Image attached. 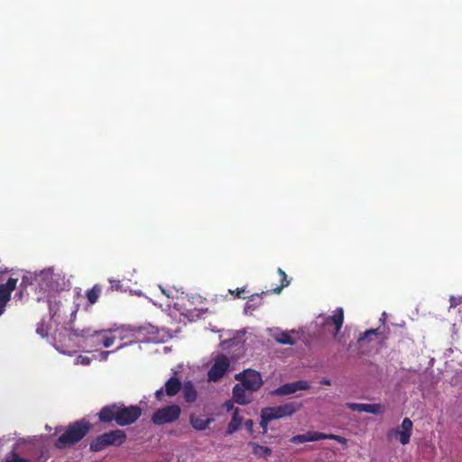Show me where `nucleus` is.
Returning <instances> with one entry per match:
<instances>
[{"label": "nucleus", "instance_id": "1", "mask_svg": "<svg viewBox=\"0 0 462 462\" xmlns=\"http://www.w3.org/2000/svg\"><path fill=\"white\" fill-rule=\"evenodd\" d=\"M141 415L142 409L138 405L125 406L121 402L105 405L97 413L100 422L108 424L115 421L121 427L134 423Z\"/></svg>", "mask_w": 462, "mask_h": 462}, {"label": "nucleus", "instance_id": "2", "mask_svg": "<svg viewBox=\"0 0 462 462\" xmlns=\"http://www.w3.org/2000/svg\"><path fill=\"white\" fill-rule=\"evenodd\" d=\"M91 429V423L86 419L69 423L65 431L55 440L54 447L59 449L72 447L82 440Z\"/></svg>", "mask_w": 462, "mask_h": 462}, {"label": "nucleus", "instance_id": "3", "mask_svg": "<svg viewBox=\"0 0 462 462\" xmlns=\"http://www.w3.org/2000/svg\"><path fill=\"white\" fill-rule=\"evenodd\" d=\"M301 408L298 402H287L274 407H265L261 411L260 426L263 432H267L268 424L271 420H279L284 417H291Z\"/></svg>", "mask_w": 462, "mask_h": 462}, {"label": "nucleus", "instance_id": "4", "mask_svg": "<svg viewBox=\"0 0 462 462\" xmlns=\"http://www.w3.org/2000/svg\"><path fill=\"white\" fill-rule=\"evenodd\" d=\"M126 433L119 429L110 430L97 436L89 443V450L100 452L107 447H120L126 441Z\"/></svg>", "mask_w": 462, "mask_h": 462}, {"label": "nucleus", "instance_id": "5", "mask_svg": "<svg viewBox=\"0 0 462 462\" xmlns=\"http://www.w3.org/2000/svg\"><path fill=\"white\" fill-rule=\"evenodd\" d=\"M181 409L178 404H171L158 409L152 415V422L154 425H164L172 423L179 420Z\"/></svg>", "mask_w": 462, "mask_h": 462}, {"label": "nucleus", "instance_id": "6", "mask_svg": "<svg viewBox=\"0 0 462 462\" xmlns=\"http://www.w3.org/2000/svg\"><path fill=\"white\" fill-rule=\"evenodd\" d=\"M235 378L241 382L240 384L245 388L248 393L257 391L263 384L260 373L251 369L236 374Z\"/></svg>", "mask_w": 462, "mask_h": 462}, {"label": "nucleus", "instance_id": "7", "mask_svg": "<svg viewBox=\"0 0 462 462\" xmlns=\"http://www.w3.org/2000/svg\"><path fill=\"white\" fill-rule=\"evenodd\" d=\"M109 335H105L103 337V346L109 347L111 346L116 340H125L126 338H132L135 336L137 329L122 326L120 328H110L108 329Z\"/></svg>", "mask_w": 462, "mask_h": 462}, {"label": "nucleus", "instance_id": "8", "mask_svg": "<svg viewBox=\"0 0 462 462\" xmlns=\"http://www.w3.org/2000/svg\"><path fill=\"white\" fill-rule=\"evenodd\" d=\"M230 366V362L228 358L223 355H217L215 359L212 366L208 372V382H218L226 374L227 369Z\"/></svg>", "mask_w": 462, "mask_h": 462}, {"label": "nucleus", "instance_id": "9", "mask_svg": "<svg viewBox=\"0 0 462 462\" xmlns=\"http://www.w3.org/2000/svg\"><path fill=\"white\" fill-rule=\"evenodd\" d=\"M182 387L180 380L176 376H171L164 384V388H161L154 393L157 401L162 402L164 395L169 397L175 396Z\"/></svg>", "mask_w": 462, "mask_h": 462}, {"label": "nucleus", "instance_id": "10", "mask_svg": "<svg viewBox=\"0 0 462 462\" xmlns=\"http://www.w3.org/2000/svg\"><path fill=\"white\" fill-rule=\"evenodd\" d=\"M310 385L308 381L299 380L292 383H287L273 391L272 394L283 396L292 394L300 390H308Z\"/></svg>", "mask_w": 462, "mask_h": 462}, {"label": "nucleus", "instance_id": "11", "mask_svg": "<svg viewBox=\"0 0 462 462\" xmlns=\"http://www.w3.org/2000/svg\"><path fill=\"white\" fill-rule=\"evenodd\" d=\"M18 279L10 277L5 283L0 284V316L4 313L11 293L15 290Z\"/></svg>", "mask_w": 462, "mask_h": 462}, {"label": "nucleus", "instance_id": "12", "mask_svg": "<svg viewBox=\"0 0 462 462\" xmlns=\"http://www.w3.org/2000/svg\"><path fill=\"white\" fill-rule=\"evenodd\" d=\"M183 305L188 313L191 314L192 311H196L195 316L198 318L207 310V309L204 308L205 299L198 294L188 296Z\"/></svg>", "mask_w": 462, "mask_h": 462}, {"label": "nucleus", "instance_id": "13", "mask_svg": "<svg viewBox=\"0 0 462 462\" xmlns=\"http://www.w3.org/2000/svg\"><path fill=\"white\" fill-rule=\"evenodd\" d=\"M344 323V310L342 308H337L334 314L331 316H328L325 319V326L334 325L335 326V332L333 334V337L335 339H337L340 341V338H338V333L343 326Z\"/></svg>", "mask_w": 462, "mask_h": 462}, {"label": "nucleus", "instance_id": "14", "mask_svg": "<svg viewBox=\"0 0 462 462\" xmlns=\"http://www.w3.org/2000/svg\"><path fill=\"white\" fill-rule=\"evenodd\" d=\"M346 406L354 411L367 412L371 414H381L383 412V409L379 403L346 402Z\"/></svg>", "mask_w": 462, "mask_h": 462}, {"label": "nucleus", "instance_id": "15", "mask_svg": "<svg viewBox=\"0 0 462 462\" xmlns=\"http://www.w3.org/2000/svg\"><path fill=\"white\" fill-rule=\"evenodd\" d=\"M412 427V421L409 418H404L401 426L394 431V434L398 437L399 441L402 445H406L410 442Z\"/></svg>", "mask_w": 462, "mask_h": 462}, {"label": "nucleus", "instance_id": "16", "mask_svg": "<svg viewBox=\"0 0 462 462\" xmlns=\"http://www.w3.org/2000/svg\"><path fill=\"white\" fill-rule=\"evenodd\" d=\"M251 393L241 384L237 383L233 387V402L246 404L251 402Z\"/></svg>", "mask_w": 462, "mask_h": 462}, {"label": "nucleus", "instance_id": "17", "mask_svg": "<svg viewBox=\"0 0 462 462\" xmlns=\"http://www.w3.org/2000/svg\"><path fill=\"white\" fill-rule=\"evenodd\" d=\"M69 331H70L71 335H73L74 337H82V338L89 339V340H92L94 336H96V337L102 336L101 332L97 331V329H93L90 327L82 328H71L69 329Z\"/></svg>", "mask_w": 462, "mask_h": 462}, {"label": "nucleus", "instance_id": "18", "mask_svg": "<svg viewBox=\"0 0 462 462\" xmlns=\"http://www.w3.org/2000/svg\"><path fill=\"white\" fill-rule=\"evenodd\" d=\"M181 389L186 402L191 403L197 400L198 393L191 381L185 382Z\"/></svg>", "mask_w": 462, "mask_h": 462}, {"label": "nucleus", "instance_id": "19", "mask_svg": "<svg viewBox=\"0 0 462 462\" xmlns=\"http://www.w3.org/2000/svg\"><path fill=\"white\" fill-rule=\"evenodd\" d=\"M306 438V441H317V440H322V439H337V441H341L343 438L339 436H336L334 434H326L322 432H317V431H307L303 434Z\"/></svg>", "mask_w": 462, "mask_h": 462}, {"label": "nucleus", "instance_id": "20", "mask_svg": "<svg viewBox=\"0 0 462 462\" xmlns=\"http://www.w3.org/2000/svg\"><path fill=\"white\" fill-rule=\"evenodd\" d=\"M277 272L281 277V284L277 287H274V288H272L269 290L270 292H273L275 294H279L283 290V288L287 287L290 284V282H291L288 279L286 273L282 269L278 268Z\"/></svg>", "mask_w": 462, "mask_h": 462}, {"label": "nucleus", "instance_id": "21", "mask_svg": "<svg viewBox=\"0 0 462 462\" xmlns=\"http://www.w3.org/2000/svg\"><path fill=\"white\" fill-rule=\"evenodd\" d=\"M102 291V288L99 284H95L90 290H88L86 292V296L88 299V301L90 304H95Z\"/></svg>", "mask_w": 462, "mask_h": 462}, {"label": "nucleus", "instance_id": "22", "mask_svg": "<svg viewBox=\"0 0 462 462\" xmlns=\"http://www.w3.org/2000/svg\"><path fill=\"white\" fill-rule=\"evenodd\" d=\"M211 420L205 419L203 417H191L190 423L191 426L197 430H203L207 429L210 423Z\"/></svg>", "mask_w": 462, "mask_h": 462}, {"label": "nucleus", "instance_id": "23", "mask_svg": "<svg viewBox=\"0 0 462 462\" xmlns=\"http://www.w3.org/2000/svg\"><path fill=\"white\" fill-rule=\"evenodd\" d=\"M275 340L282 345H294V340L288 332H280L274 337Z\"/></svg>", "mask_w": 462, "mask_h": 462}, {"label": "nucleus", "instance_id": "24", "mask_svg": "<svg viewBox=\"0 0 462 462\" xmlns=\"http://www.w3.org/2000/svg\"><path fill=\"white\" fill-rule=\"evenodd\" d=\"M254 454L260 457L267 458L272 454V449L268 447L261 446L256 444L254 448Z\"/></svg>", "mask_w": 462, "mask_h": 462}, {"label": "nucleus", "instance_id": "25", "mask_svg": "<svg viewBox=\"0 0 462 462\" xmlns=\"http://www.w3.org/2000/svg\"><path fill=\"white\" fill-rule=\"evenodd\" d=\"M380 335L379 328L374 329H368L365 332H364L358 338V341H364V340H372L374 337H378Z\"/></svg>", "mask_w": 462, "mask_h": 462}, {"label": "nucleus", "instance_id": "26", "mask_svg": "<svg viewBox=\"0 0 462 462\" xmlns=\"http://www.w3.org/2000/svg\"><path fill=\"white\" fill-rule=\"evenodd\" d=\"M36 333L38 335H40L41 337H45L48 336V333H49V328L47 327V325L45 324V321L44 320H42L40 321L38 324H37V328H36Z\"/></svg>", "mask_w": 462, "mask_h": 462}, {"label": "nucleus", "instance_id": "27", "mask_svg": "<svg viewBox=\"0 0 462 462\" xmlns=\"http://www.w3.org/2000/svg\"><path fill=\"white\" fill-rule=\"evenodd\" d=\"M97 331L101 332L102 336H99V337L94 336L92 340H91L92 345H94L96 346H103V337L105 335H109L108 329H97Z\"/></svg>", "mask_w": 462, "mask_h": 462}, {"label": "nucleus", "instance_id": "28", "mask_svg": "<svg viewBox=\"0 0 462 462\" xmlns=\"http://www.w3.org/2000/svg\"><path fill=\"white\" fill-rule=\"evenodd\" d=\"M266 292L263 291L261 294H253L251 297H250V300L248 302H246L245 306V311L247 312L249 310H254L257 307H258V304H253L251 303V301L254 300V297H261L263 294H265Z\"/></svg>", "mask_w": 462, "mask_h": 462}, {"label": "nucleus", "instance_id": "29", "mask_svg": "<svg viewBox=\"0 0 462 462\" xmlns=\"http://www.w3.org/2000/svg\"><path fill=\"white\" fill-rule=\"evenodd\" d=\"M5 462H29L28 459L21 457L17 453L12 452L11 456Z\"/></svg>", "mask_w": 462, "mask_h": 462}, {"label": "nucleus", "instance_id": "30", "mask_svg": "<svg viewBox=\"0 0 462 462\" xmlns=\"http://www.w3.org/2000/svg\"><path fill=\"white\" fill-rule=\"evenodd\" d=\"M59 308H60V303L59 302H50L49 304V310H50V313L51 314L52 317H55L58 315V310H59Z\"/></svg>", "mask_w": 462, "mask_h": 462}, {"label": "nucleus", "instance_id": "31", "mask_svg": "<svg viewBox=\"0 0 462 462\" xmlns=\"http://www.w3.org/2000/svg\"><path fill=\"white\" fill-rule=\"evenodd\" d=\"M290 441L294 444L307 442L303 434L293 436Z\"/></svg>", "mask_w": 462, "mask_h": 462}, {"label": "nucleus", "instance_id": "32", "mask_svg": "<svg viewBox=\"0 0 462 462\" xmlns=\"http://www.w3.org/2000/svg\"><path fill=\"white\" fill-rule=\"evenodd\" d=\"M233 431H235L237 429V426L239 425V419L237 415V410L233 411Z\"/></svg>", "mask_w": 462, "mask_h": 462}, {"label": "nucleus", "instance_id": "33", "mask_svg": "<svg viewBox=\"0 0 462 462\" xmlns=\"http://www.w3.org/2000/svg\"><path fill=\"white\" fill-rule=\"evenodd\" d=\"M245 289L244 288H237L236 291H233V296L239 299H245V296L244 295Z\"/></svg>", "mask_w": 462, "mask_h": 462}, {"label": "nucleus", "instance_id": "34", "mask_svg": "<svg viewBox=\"0 0 462 462\" xmlns=\"http://www.w3.org/2000/svg\"><path fill=\"white\" fill-rule=\"evenodd\" d=\"M109 282H110L112 289H116V290L121 289L122 285L120 284V281L109 280Z\"/></svg>", "mask_w": 462, "mask_h": 462}, {"label": "nucleus", "instance_id": "35", "mask_svg": "<svg viewBox=\"0 0 462 462\" xmlns=\"http://www.w3.org/2000/svg\"><path fill=\"white\" fill-rule=\"evenodd\" d=\"M224 406L227 411H231V399L226 400L224 403Z\"/></svg>", "mask_w": 462, "mask_h": 462}, {"label": "nucleus", "instance_id": "36", "mask_svg": "<svg viewBox=\"0 0 462 462\" xmlns=\"http://www.w3.org/2000/svg\"><path fill=\"white\" fill-rule=\"evenodd\" d=\"M253 424H254V423H253V420H247L245 421V427H246L249 430H252V428H253Z\"/></svg>", "mask_w": 462, "mask_h": 462}, {"label": "nucleus", "instance_id": "37", "mask_svg": "<svg viewBox=\"0 0 462 462\" xmlns=\"http://www.w3.org/2000/svg\"><path fill=\"white\" fill-rule=\"evenodd\" d=\"M320 383H321V384H324V385H331V381H330L329 379L323 378V379L320 381Z\"/></svg>", "mask_w": 462, "mask_h": 462}, {"label": "nucleus", "instance_id": "38", "mask_svg": "<svg viewBox=\"0 0 462 462\" xmlns=\"http://www.w3.org/2000/svg\"><path fill=\"white\" fill-rule=\"evenodd\" d=\"M226 434H231V422L227 424Z\"/></svg>", "mask_w": 462, "mask_h": 462}, {"label": "nucleus", "instance_id": "39", "mask_svg": "<svg viewBox=\"0 0 462 462\" xmlns=\"http://www.w3.org/2000/svg\"><path fill=\"white\" fill-rule=\"evenodd\" d=\"M111 353H112L111 351H105V352H102V355L104 356V357H103V358H104V359H106V358L108 356V355H110Z\"/></svg>", "mask_w": 462, "mask_h": 462}, {"label": "nucleus", "instance_id": "40", "mask_svg": "<svg viewBox=\"0 0 462 462\" xmlns=\"http://www.w3.org/2000/svg\"><path fill=\"white\" fill-rule=\"evenodd\" d=\"M132 343H133V340L131 339V340L129 341V344H132ZM126 345H128V343H125V344H124V345L119 346L116 349H117V350H118V349H121V348H123V347H124L125 346H126Z\"/></svg>", "mask_w": 462, "mask_h": 462}, {"label": "nucleus", "instance_id": "41", "mask_svg": "<svg viewBox=\"0 0 462 462\" xmlns=\"http://www.w3.org/2000/svg\"><path fill=\"white\" fill-rule=\"evenodd\" d=\"M232 341H233V346L236 345V337H234L233 336V338H232Z\"/></svg>", "mask_w": 462, "mask_h": 462}, {"label": "nucleus", "instance_id": "42", "mask_svg": "<svg viewBox=\"0 0 462 462\" xmlns=\"http://www.w3.org/2000/svg\"><path fill=\"white\" fill-rule=\"evenodd\" d=\"M77 311H78V308H76V309L72 311L71 315H76Z\"/></svg>", "mask_w": 462, "mask_h": 462}, {"label": "nucleus", "instance_id": "43", "mask_svg": "<svg viewBox=\"0 0 462 462\" xmlns=\"http://www.w3.org/2000/svg\"><path fill=\"white\" fill-rule=\"evenodd\" d=\"M8 272H9V271H8L7 269H5V270L1 271V273H8Z\"/></svg>", "mask_w": 462, "mask_h": 462}]
</instances>
